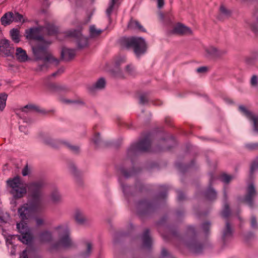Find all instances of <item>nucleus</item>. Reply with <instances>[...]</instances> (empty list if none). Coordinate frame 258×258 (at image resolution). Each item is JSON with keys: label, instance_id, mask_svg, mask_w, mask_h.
I'll list each match as a JSON object with an SVG mask.
<instances>
[{"label": "nucleus", "instance_id": "nucleus-56", "mask_svg": "<svg viewBox=\"0 0 258 258\" xmlns=\"http://www.w3.org/2000/svg\"><path fill=\"white\" fill-rule=\"evenodd\" d=\"M19 130L21 132H23L25 133V134H28V129L26 128V126L24 125H20L19 126Z\"/></svg>", "mask_w": 258, "mask_h": 258}, {"label": "nucleus", "instance_id": "nucleus-58", "mask_svg": "<svg viewBox=\"0 0 258 258\" xmlns=\"http://www.w3.org/2000/svg\"><path fill=\"white\" fill-rule=\"evenodd\" d=\"M49 88L53 91H55L58 89L59 87L55 84H50L49 85Z\"/></svg>", "mask_w": 258, "mask_h": 258}, {"label": "nucleus", "instance_id": "nucleus-36", "mask_svg": "<svg viewBox=\"0 0 258 258\" xmlns=\"http://www.w3.org/2000/svg\"><path fill=\"white\" fill-rule=\"evenodd\" d=\"M10 34L12 40L16 43L20 41L19 31L17 29H13L10 31Z\"/></svg>", "mask_w": 258, "mask_h": 258}, {"label": "nucleus", "instance_id": "nucleus-62", "mask_svg": "<svg viewBox=\"0 0 258 258\" xmlns=\"http://www.w3.org/2000/svg\"><path fill=\"white\" fill-rule=\"evenodd\" d=\"M164 5V0H158V8L160 9L163 7Z\"/></svg>", "mask_w": 258, "mask_h": 258}, {"label": "nucleus", "instance_id": "nucleus-5", "mask_svg": "<svg viewBox=\"0 0 258 258\" xmlns=\"http://www.w3.org/2000/svg\"><path fill=\"white\" fill-rule=\"evenodd\" d=\"M57 31V29L54 25L47 23L44 26H39L26 30V34L28 39L36 40L39 42L45 40L43 36L44 34L52 35L55 34Z\"/></svg>", "mask_w": 258, "mask_h": 258}, {"label": "nucleus", "instance_id": "nucleus-4", "mask_svg": "<svg viewBox=\"0 0 258 258\" xmlns=\"http://www.w3.org/2000/svg\"><path fill=\"white\" fill-rule=\"evenodd\" d=\"M187 234L191 237L189 241H186L184 238L181 237L175 230H171L169 234L163 235V237L166 240L169 239L170 237H172L179 241L180 243L184 245L193 252L196 253L202 252L204 248V245L199 241L195 237L196 230L193 226L188 227Z\"/></svg>", "mask_w": 258, "mask_h": 258}, {"label": "nucleus", "instance_id": "nucleus-38", "mask_svg": "<svg viewBox=\"0 0 258 258\" xmlns=\"http://www.w3.org/2000/svg\"><path fill=\"white\" fill-rule=\"evenodd\" d=\"M8 97V95L6 93H2L0 94V110H3L6 104V101Z\"/></svg>", "mask_w": 258, "mask_h": 258}, {"label": "nucleus", "instance_id": "nucleus-21", "mask_svg": "<svg viewBox=\"0 0 258 258\" xmlns=\"http://www.w3.org/2000/svg\"><path fill=\"white\" fill-rule=\"evenodd\" d=\"M215 177L213 174H211L210 179L209 181V187L205 193L206 198L209 200H213L217 198V193L215 190L212 188L213 181L214 180Z\"/></svg>", "mask_w": 258, "mask_h": 258}, {"label": "nucleus", "instance_id": "nucleus-23", "mask_svg": "<svg viewBox=\"0 0 258 258\" xmlns=\"http://www.w3.org/2000/svg\"><path fill=\"white\" fill-rule=\"evenodd\" d=\"M76 55L74 49L63 48L61 52V59L64 61H69L73 59Z\"/></svg>", "mask_w": 258, "mask_h": 258}, {"label": "nucleus", "instance_id": "nucleus-59", "mask_svg": "<svg viewBox=\"0 0 258 258\" xmlns=\"http://www.w3.org/2000/svg\"><path fill=\"white\" fill-rule=\"evenodd\" d=\"M207 71V68L206 67H202L197 69V71L199 73H205Z\"/></svg>", "mask_w": 258, "mask_h": 258}, {"label": "nucleus", "instance_id": "nucleus-1", "mask_svg": "<svg viewBox=\"0 0 258 258\" xmlns=\"http://www.w3.org/2000/svg\"><path fill=\"white\" fill-rule=\"evenodd\" d=\"M45 206L41 207L37 203L28 200L27 203L18 209V213L22 221L17 223V228L21 233L19 235H12L7 239V242L13 244V240L17 238L23 243H28L32 239V235L27 226V220L31 219L35 213L42 212Z\"/></svg>", "mask_w": 258, "mask_h": 258}, {"label": "nucleus", "instance_id": "nucleus-52", "mask_svg": "<svg viewBox=\"0 0 258 258\" xmlns=\"http://www.w3.org/2000/svg\"><path fill=\"white\" fill-rule=\"evenodd\" d=\"M176 192L177 194V199L179 201H181L185 199V195L181 190H178Z\"/></svg>", "mask_w": 258, "mask_h": 258}, {"label": "nucleus", "instance_id": "nucleus-40", "mask_svg": "<svg viewBox=\"0 0 258 258\" xmlns=\"http://www.w3.org/2000/svg\"><path fill=\"white\" fill-rule=\"evenodd\" d=\"M231 211L228 204H225L223 210L222 211V216L225 218H227L230 215Z\"/></svg>", "mask_w": 258, "mask_h": 258}, {"label": "nucleus", "instance_id": "nucleus-33", "mask_svg": "<svg viewBox=\"0 0 258 258\" xmlns=\"http://www.w3.org/2000/svg\"><path fill=\"white\" fill-rule=\"evenodd\" d=\"M51 199L54 204H58L61 202V197L57 189H53L50 195Z\"/></svg>", "mask_w": 258, "mask_h": 258}, {"label": "nucleus", "instance_id": "nucleus-51", "mask_svg": "<svg viewBox=\"0 0 258 258\" xmlns=\"http://www.w3.org/2000/svg\"><path fill=\"white\" fill-rule=\"evenodd\" d=\"M35 222L37 226H41L45 224L44 220L40 217H36L35 218Z\"/></svg>", "mask_w": 258, "mask_h": 258}, {"label": "nucleus", "instance_id": "nucleus-27", "mask_svg": "<svg viewBox=\"0 0 258 258\" xmlns=\"http://www.w3.org/2000/svg\"><path fill=\"white\" fill-rule=\"evenodd\" d=\"M17 59L20 62H25L28 60V56L26 51L21 47H17L16 51Z\"/></svg>", "mask_w": 258, "mask_h": 258}, {"label": "nucleus", "instance_id": "nucleus-61", "mask_svg": "<svg viewBox=\"0 0 258 258\" xmlns=\"http://www.w3.org/2000/svg\"><path fill=\"white\" fill-rule=\"evenodd\" d=\"M184 213V211L183 209H180L176 212V215L177 217L182 216Z\"/></svg>", "mask_w": 258, "mask_h": 258}, {"label": "nucleus", "instance_id": "nucleus-18", "mask_svg": "<svg viewBox=\"0 0 258 258\" xmlns=\"http://www.w3.org/2000/svg\"><path fill=\"white\" fill-rule=\"evenodd\" d=\"M83 250L80 253V258H88L90 256L93 249L92 242L88 240L82 242Z\"/></svg>", "mask_w": 258, "mask_h": 258}, {"label": "nucleus", "instance_id": "nucleus-26", "mask_svg": "<svg viewBox=\"0 0 258 258\" xmlns=\"http://www.w3.org/2000/svg\"><path fill=\"white\" fill-rule=\"evenodd\" d=\"M60 144L63 145L71 152L74 154H78L80 152V147L78 146L72 145L69 142L64 140H58L57 141Z\"/></svg>", "mask_w": 258, "mask_h": 258}, {"label": "nucleus", "instance_id": "nucleus-17", "mask_svg": "<svg viewBox=\"0 0 258 258\" xmlns=\"http://www.w3.org/2000/svg\"><path fill=\"white\" fill-rule=\"evenodd\" d=\"M119 182L122 188V191L126 197H128L130 196L133 195V190L134 189H136V190L139 191L142 190V186L140 185V183H137L136 184L135 187H132L130 186H128L126 184H125L124 181H122L121 178L119 179Z\"/></svg>", "mask_w": 258, "mask_h": 258}, {"label": "nucleus", "instance_id": "nucleus-8", "mask_svg": "<svg viewBox=\"0 0 258 258\" xmlns=\"http://www.w3.org/2000/svg\"><path fill=\"white\" fill-rule=\"evenodd\" d=\"M44 185V183L42 181H38L30 183L28 185L29 200L38 204L40 207L45 206L42 199V190Z\"/></svg>", "mask_w": 258, "mask_h": 258}, {"label": "nucleus", "instance_id": "nucleus-49", "mask_svg": "<svg viewBox=\"0 0 258 258\" xmlns=\"http://www.w3.org/2000/svg\"><path fill=\"white\" fill-rule=\"evenodd\" d=\"M258 168V162L254 161L253 162L250 167V176L252 175L254 173V171Z\"/></svg>", "mask_w": 258, "mask_h": 258}, {"label": "nucleus", "instance_id": "nucleus-9", "mask_svg": "<svg viewBox=\"0 0 258 258\" xmlns=\"http://www.w3.org/2000/svg\"><path fill=\"white\" fill-rule=\"evenodd\" d=\"M8 185L11 188L10 192L15 199H20L27 192L26 184L23 183L19 177L9 179L7 181Z\"/></svg>", "mask_w": 258, "mask_h": 258}, {"label": "nucleus", "instance_id": "nucleus-13", "mask_svg": "<svg viewBox=\"0 0 258 258\" xmlns=\"http://www.w3.org/2000/svg\"><path fill=\"white\" fill-rule=\"evenodd\" d=\"M233 228L230 222L226 221L225 225L223 228L222 233V240L224 244H226L233 237Z\"/></svg>", "mask_w": 258, "mask_h": 258}, {"label": "nucleus", "instance_id": "nucleus-42", "mask_svg": "<svg viewBox=\"0 0 258 258\" xmlns=\"http://www.w3.org/2000/svg\"><path fill=\"white\" fill-rule=\"evenodd\" d=\"M27 110H36L37 111H40V110L39 109L38 107L34 106L31 104H28L26 105L24 107L22 108V111L26 112Z\"/></svg>", "mask_w": 258, "mask_h": 258}, {"label": "nucleus", "instance_id": "nucleus-55", "mask_svg": "<svg viewBox=\"0 0 258 258\" xmlns=\"http://www.w3.org/2000/svg\"><path fill=\"white\" fill-rule=\"evenodd\" d=\"M64 71V69L63 68H60L56 72L52 74L51 76L52 77H56L58 75H60V74H61L62 73H63Z\"/></svg>", "mask_w": 258, "mask_h": 258}, {"label": "nucleus", "instance_id": "nucleus-30", "mask_svg": "<svg viewBox=\"0 0 258 258\" xmlns=\"http://www.w3.org/2000/svg\"><path fill=\"white\" fill-rule=\"evenodd\" d=\"M103 31L100 29H97L95 25H91L89 28L90 37L92 38H96L98 37Z\"/></svg>", "mask_w": 258, "mask_h": 258}, {"label": "nucleus", "instance_id": "nucleus-24", "mask_svg": "<svg viewBox=\"0 0 258 258\" xmlns=\"http://www.w3.org/2000/svg\"><path fill=\"white\" fill-rule=\"evenodd\" d=\"M173 32L180 35H189L192 32L189 28L181 24H177L173 28Z\"/></svg>", "mask_w": 258, "mask_h": 258}, {"label": "nucleus", "instance_id": "nucleus-41", "mask_svg": "<svg viewBox=\"0 0 258 258\" xmlns=\"http://www.w3.org/2000/svg\"><path fill=\"white\" fill-rule=\"evenodd\" d=\"M254 16L256 19V22L251 26L252 30L255 33L258 32V7L254 13Z\"/></svg>", "mask_w": 258, "mask_h": 258}, {"label": "nucleus", "instance_id": "nucleus-34", "mask_svg": "<svg viewBox=\"0 0 258 258\" xmlns=\"http://www.w3.org/2000/svg\"><path fill=\"white\" fill-rule=\"evenodd\" d=\"M92 141L96 147H99L103 144V141L98 133H95Z\"/></svg>", "mask_w": 258, "mask_h": 258}, {"label": "nucleus", "instance_id": "nucleus-60", "mask_svg": "<svg viewBox=\"0 0 258 258\" xmlns=\"http://www.w3.org/2000/svg\"><path fill=\"white\" fill-rule=\"evenodd\" d=\"M22 175L23 176H26L28 174V166L26 165L22 170Z\"/></svg>", "mask_w": 258, "mask_h": 258}, {"label": "nucleus", "instance_id": "nucleus-45", "mask_svg": "<svg viewBox=\"0 0 258 258\" xmlns=\"http://www.w3.org/2000/svg\"><path fill=\"white\" fill-rule=\"evenodd\" d=\"M117 1H118V0H111V3L110 6L108 8V9L106 10V14L108 17H110V16L113 11V7H114V5L117 3Z\"/></svg>", "mask_w": 258, "mask_h": 258}, {"label": "nucleus", "instance_id": "nucleus-35", "mask_svg": "<svg viewBox=\"0 0 258 258\" xmlns=\"http://www.w3.org/2000/svg\"><path fill=\"white\" fill-rule=\"evenodd\" d=\"M128 27L130 29H138L141 31H143V26L140 24V23L135 20L131 19L130 23L128 24Z\"/></svg>", "mask_w": 258, "mask_h": 258}, {"label": "nucleus", "instance_id": "nucleus-15", "mask_svg": "<svg viewBox=\"0 0 258 258\" xmlns=\"http://www.w3.org/2000/svg\"><path fill=\"white\" fill-rule=\"evenodd\" d=\"M73 216L75 222L80 225H86L89 223V219L86 216L85 213L80 209H76Z\"/></svg>", "mask_w": 258, "mask_h": 258}, {"label": "nucleus", "instance_id": "nucleus-53", "mask_svg": "<svg viewBox=\"0 0 258 258\" xmlns=\"http://www.w3.org/2000/svg\"><path fill=\"white\" fill-rule=\"evenodd\" d=\"M250 84L252 86L255 87L257 85V77L254 75L252 77L250 80Z\"/></svg>", "mask_w": 258, "mask_h": 258}, {"label": "nucleus", "instance_id": "nucleus-50", "mask_svg": "<svg viewBox=\"0 0 258 258\" xmlns=\"http://www.w3.org/2000/svg\"><path fill=\"white\" fill-rule=\"evenodd\" d=\"M69 169H70L71 172H72L75 175H79V172L77 169V168H76V166L75 165V164H74L73 163H71L69 165Z\"/></svg>", "mask_w": 258, "mask_h": 258}, {"label": "nucleus", "instance_id": "nucleus-37", "mask_svg": "<svg viewBox=\"0 0 258 258\" xmlns=\"http://www.w3.org/2000/svg\"><path fill=\"white\" fill-rule=\"evenodd\" d=\"M12 22L14 21L15 22H24V19L23 18V16L22 14H19L17 12H14L13 13L12 16Z\"/></svg>", "mask_w": 258, "mask_h": 258}, {"label": "nucleus", "instance_id": "nucleus-20", "mask_svg": "<svg viewBox=\"0 0 258 258\" xmlns=\"http://www.w3.org/2000/svg\"><path fill=\"white\" fill-rule=\"evenodd\" d=\"M0 51L6 56H10L14 52V48L11 46L7 39H2L0 41Z\"/></svg>", "mask_w": 258, "mask_h": 258}, {"label": "nucleus", "instance_id": "nucleus-14", "mask_svg": "<svg viewBox=\"0 0 258 258\" xmlns=\"http://www.w3.org/2000/svg\"><path fill=\"white\" fill-rule=\"evenodd\" d=\"M205 51L207 52V54L209 56L214 58L221 57L225 55L227 52V50L226 49H218L213 46L206 48Z\"/></svg>", "mask_w": 258, "mask_h": 258}, {"label": "nucleus", "instance_id": "nucleus-2", "mask_svg": "<svg viewBox=\"0 0 258 258\" xmlns=\"http://www.w3.org/2000/svg\"><path fill=\"white\" fill-rule=\"evenodd\" d=\"M151 145L150 136L147 135L138 142L132 144L127 150V157L130 161H124L118 166L117 170L119 174L125 178L135 175L138 171L134 167H129L128 165H133V159L140 154L149 151Z\"/></svg>", "mask_w": 258, "mask_h": 258}, {"label": "nucleus", "instance_id": "nucleus-3", "mask_svg": "<svg viewBox=\"0 0 258 258\" xmlns=\"http://www.w3.org/2000/svg\"><path fill=\"white\" fill-rule=\"evenodd\" d=\"M51 41L47 40L41 41L32 47L33 54L38 60V66L35 70L37 72H45L49 67L50 64L57 65L59 60L55 58L49 53L47 48Z\"/></svg>", "mask_w": 258, "mask_h": 258}, {"label": "nucleus", "instance_id": "nucleus-12", "mask_svg": "<svg viewBox=\"0 0 258 258\" xmlns=\"http://www.w3.org/2000/svg\"><path fill=\"white\" fill-rule=\"evenodd\" d=\"M256 194L254 185L252 184H249L247 188L246 195L242 202L246 203L250 208H253L254 206L253 199Z\"/></svg>", "mask_w": 258, "mask_h": 258}, {"label": "nucleus", "instance_id": "nucleus-7", "mask_svg": "<svg viewBox=\"0 0 258 258\" xmlns=\"http://www.w3.org/2000/svg\"><path fill=\"white\" fill-rule=\"evenodd\" d=\"M56 230L58 231L59 239L57 242L52 244V249L58 250L61 248H69L74 246V243L67 227L59 226L56 228Z\"/></svg>", "mask_w": 258, "mask_h": 258}, {"label": "nucleus", "instance_id": "nucleus-54", "mask_svg": "<svg viewBox=\"0 0 258 258\" xmlns=\"http://www.w3.org/2000/svg\"><path fill=\"white\" fill-rule=\"evenodd\" d=\"M250 224L251 226L253 228H256L257 227L256 220L255 219V217L254 216H252L251 218V221H250Z\"/></svg>", "mask_w": 258, "mask_h": 258}, {"label": "nucleus", "instance_id": "nucleus-16", "mask_svg": "<svg viewBox=\"0 0 258 258\" xmlns=\"http://www.w3.org/2000/svg\"><path fill=\"white\" fill-rule=\"evenodd\" d=\"M69 35L75 37L77 39L78 45L79 48H83L87 45L88 39L82 35L80 31L77 30L70 31L69 32Z\"/></svg>", "mask_w": 258, "mask_h": 258}, {"label": "nucleus", "instance_id": "nucleus-29", "mask_svg": "<svg viewBox=\"0 0 258 258\" xmlns=\"http://www.w3.org/2000/svg\"><path fill=\"white\" fill-rule=\"evenodd\" d=\"M39 239L42 242H49L52 239V236L51 233L47 230L42 231L39 234Z\"/></svg>", "mask_w": 258, "mask_h": 258}, {"label": "nucleus", "instance_id": "nucleus-25", "mask_svg": "<svg viewBox=\"0 0 258 258\" xmlns=\"http://www.w3.org/2000/svg\"><path fill=\"white\" fill-rule=\"evenodd\" d=\"M143 245L145 248L149 249L152 245V240L149 234V230L146 229L143 232L142 235Z\"/></svg>", "mask_w": 258, "mask_h": 258}, {"label": "nucleus", "instance_id": "nucleus-47", "mask_svg": "<svg viewBox=\"0 0 258 258\" xmlns=\"http://www.w3.org/2000/svg\"><path fill=\"white\" fill-rule=\"evenodd\" d=\"M232 179V176L226 174H223L221 176L222 181L226 183H228Z\"/></svg>", "mask_w": 258, "mask_h": 258}, {"label": "nucleus", "instance_id": "nucleus-63", "mask_svg": "<svg viewBox=\"0 0 258 258\" xmlns=\"http://www.w3.org/2000/svg\"><path fill=\"white\" fill-rule=\"evenodd\" d=\"M55 141L51 138H48L47 139V140L45 141V142L46 143L48 144H50V145H53V142H54Z\"/></svg>", "mask_w": 258, "mask_h": 258}, {"label": "nucleus", "instance_id": "nucleus-46", "mask_svg": "<svg viewBox=\"0 0 258 258\" xmlns=\"http://www.w3.org/2000/svg\"><path fill=\"white\" fill-rule=\"evenodd\" d=\"M211 223L208 222L206 221L203 223L202 225V227L203 229V231L206 233L207 234L208 233L209 230L210 229L211 227Z\"/></svg>", "mask_w": 258, "mask_h": 258}, {"label": "nucleus", "instance_id": "nucleus-28", "mask_svg": "<svg viewBox=\"0 0 258 258\" xmlns=\"http://www.w3.org/2000/svg\"><path fill=\"white\" fill-rule=\"evenodd\" d=\"M106 84L105 80L104 78H101L93 85L90 87L89 89L92 92L96 90H101L105 88Z\"/></svg>", "mask_w": 258, "mask_h": 258}, {"label": "nucleus", "instance_id": "nucleus-19", "mask_svg": "<svg viewBox=\"0 0 258 258\" xmlns=\"http://www.w3.org/2000/svg\"><path fill=\"white\" fill-rule=\"evenodd\" d=\"M33 239V238L32 239ZM32 240L30 241L28 243H25L27 244L28 246L26 249L23 251L21 254L20 258H36L37 256V251L35 247L30 245Z\"/></svg>", "mask_w": 258, "mask_h": 258}, {"label": "nucleus", "instance_id": "nucleus-10", "mask_svg": "<svg viewBox=\"0 0 258 258\" xmlns=\"http://www.w3.org/2000/svg\"><path fill=\"white\" fill-rule=\"evenodd\" d=\"M157 209V205L153 202L142 200L136 205V212L141 217L148 216L154 213Z\"/></svg>", "mask_w": 258, "mask_h": 258}, {"label": "nucleus", "instance_id": "nucleus-11", "mask_svg": "<svg viewBox=\"0 0 258 258\" xmlns=\"http://www.w3.org/2000/svg\"><path fill=\"white\" fill-rule=\"evenodd\" d=\"M239 111L251 122L253 124V130L258 133V115L253 114L242 105L239 107Z\"/></svg>", "mask_w": 258, "mask_h": 258}, {"label": "nucleus", "instance_id": "nucleus-64", "mask_svg": "<svg viewBox=\"0 0 258 258\" xmlns=\"http://www.w3.org/2000/svg\"><path fill=\"white\" fill-rule=\"evenodd\" d=\"M165 122L168 125H171L170 122H171V118L169 117H167L165 118Z\"/></svg>", "mask_w": 258, "mask_h": 258}, {"label": "nucleus", "instance_id": "nucleus-32", "mask_svg": "<svg viewBox=\"0 0 258 258\" xmlns=\"http://www.w3.org/2000/svg\"><path fill=\"white\" fill-rule=\"evenodd\" d=\"M231 11L226 9L224 6H221L220 8V14L218 16V19L223 20L231 16Z\"/></svg>", "mask_w": 258, "mask_h": 258}, {"label": "nucleus", "instance_id": "nucleus-44", "mask_svg": "<svg viewBox=\"0 0 258 258\" xmlns=\"http://www.w3.org/2000/svg\"><path fill=\"white\" fill-rule=\"evenodd\" d=\"M148 102V98L147 94L143 93L140 95L139 97V103L141 104L144 105Z\"/></svg>", "mask_w": 258, "mask_h": 258}, {"label": "nucleus", "instance_id": "nucleus-22", "mask_svg": "<svg viewBox=\"0 0 258 258\" xmlns=\"http://www.w3.org/2000/svg\"><path fill=\"white\" fill-rule=\"evenodd\" d=\"M126 61V57L124 56H119L116 58L115 60V64L116 67V71H114V75L117 78H123V75L121 71L118 69L119 66L123 63Z\"/></svg>", "mask_w": 258, "mask_h": 258}, {"label": "nucleus", "instance_id": "nucleus-48", "mask_svg": "<svg viewBox=\"0 0 258 258\" xmlns=\"http://www.w3.org/2000/svg\"><path fill=\"white\" fill-rule=\"evenodd\" d=\"M64 102L66 103L70 104V103H74V104H80L83 105L84 104V102L81 99H77V100H64Z\"/></svg>", "mask_w": 258, "mask_h": 258}, {"label": "nucleus", "instance_id": "nucleus-39", "mask_svg": "<svg viewBox=\"0 0 258 258\" xmlns=\"http://www.w3.org/2000/svg\"><path fill=\"white\" fill-rule=\"evenodd\" d=\"M169 187L167 185H162L160 186L161 193L159 195L158 199L164 200L166 197V191L168 190Z\"/></svg>", "mask_w": 258, "mask_h": 258}, {"label": "nucleus", "instance_id": "nucleus-43", "mask_svg": "<svg viewBox=\"0 0 258 258\" xmlns=\"http://www.w3.org/2000/svg\"><path fill=\"white\" fill-rule=\"evenodd\" d=\"M245 147L248 150L253 151L258 149V143H249L245 145Z\"/></svg>", "mask_w": 258, "mask_h": 258}, {"label": "nucleus", "instance_id": "nucleus-57", "mask_svg": "<svg viewBox=\"0 0 258 258\" xmlns=\"http://www.w3.org/2000/svg\"><path fill=\"white\" fill-rule=\"evenodd\" d=\"M161 254L163 256H165L169 255L171 258H174V257L170 255L168 251L165 248H163L162 249Z\"/></svg>", "mask_w": 258, "mask_h": 258}, {"label": "nucleus", "instance_id": "nucleus-6", "mask_svg": "<svg viewBox=\"0 0 258 258\" xmlns=\"http://www.w3.org/2000/svg\"><path fill=\"white\" fill-rule=\"evenodd\" d=\"M120 43L123 48H133L134 53L138 57L146 51V43L141 37L122 38L120 39Z\"/></svg>", "mask_w": 258, "mask_h": 258}, {"label": "nucleus", "instance_id": "nucleus-31", "mask_svg": "<svg viewBox=\"0 0 258 258\" xmlns=\"http://www.w3.org/2000/svg\"><path fill=\"white\" fill-rule=\"evenodd\" d=\"M13 12H9L5 13L1 18V22L2 25L6 26L10 24L12 22Z\"/></svg>", "mask_w": 258, "mask_h": 258}]
</instances>
